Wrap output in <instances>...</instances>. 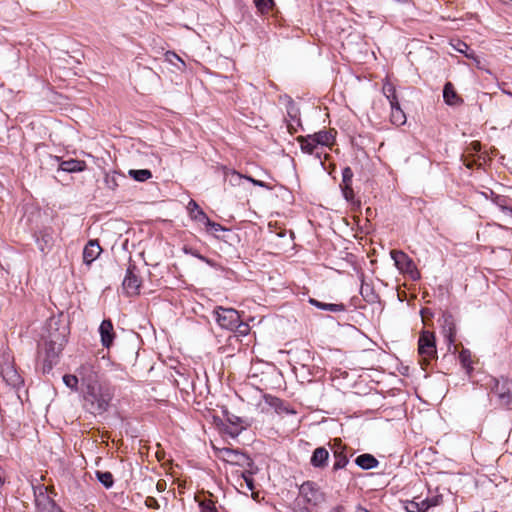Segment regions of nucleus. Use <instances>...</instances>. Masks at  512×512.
<instances>
[{
	"label": "nucleus",
	"instance_id": "nucleus-45",
	"mask_svg": "<svg viewBox=\"0 0 512 512\" xmlns=\"http://www.w3.org/2000/svg\"><path fill=\"white\" fill-rule=\"evenodd\" d=\"M245 463L241 464L242 467H245L246 470L244 472L255 474L258 471V468L256 467L253 459L247 455V461H244Z\"/></svg>",
	"mask_w": 512,
	"mask_h": 512
},
{
	"label": "nucleus",
	"instance_id": "nucleus-43",
	"mask_svg": "<svg viewBox=\"0 0 512 512\" xmlns=\"http://www.w3.org/2000/svg\"><path fill=\"white\" fill-rule=\"evenodd\" d=\"M446 325L444 326L445 336L447 337L448 343L454 342L455 329L452 323H448V319H445Z\"/></svg>",
	"mask_w": 512,
	"mask_h": 512
},
{
	"label": "nucleus",
	"instance_id": "nucleus-28",
	"mask_svg": "<svg viewBox=\"0 0 512 512\" xmlns=\"http://www.w3.org/2000/svg\"><path fill=\"white\" fill-rule=\"evenodd\" d=\"M360 294L368 303H375L378 300V295L374 291L373 287L370 284L365 283L363 279L360 287Z\"/></svg>",
	"mask_w": 512,
	"mask_h": 512
},
{
	"label": "nucleus",
	"instance_id": "nucleus-48",
	"mask_svg": "<svg viewBox=\"0 0 512 512\" xmlns=\"http://www.w3.org/2000/svg\"><path fill=\"white\" fill-rule=\"evenodd\" d=\"M210 231L214 232V233H217V232H220V231H228L227 228H225L224 226H222L221 224L219 223H216V222H213L212 220H210V223H207L205 225Z\"/></svg>",
	"mask_w": 512,
	"mask_h": 512
},
{
	"label": "nucleus",
	"instance_id": "nucleus-1",
	"mask_svg": "<svg viewBox=\"0 0 512 512\" xmlns=\"http://www.w3.org/2000/svg\"><path fill=\"white\" fill-rule=\"evenodd\" d=\"M81 393L85 409L94 415L105 413L114 396L111 388L102 383L83 389Z\"/></svg>",
	"mask_w": 512,
	"mask_h": 512
},
{
	"label": "nucleus",
	"instance_id": "nucleus-26",
	"mask_svg": "<svg viewBox=\"0 0 512 512\" xmlns=\"http://www.w3.org/2000/svg\"><path fill=\"white\" fill-rule=\"evenodd\" d=\"M286 109L287 115L290 118V122L288 124L289 129L293 128L294 124L300 125L299 109L291 98H289Z\"/></svg>",
	"mask_w": 512,
	"mask_h": 512
},
{
	"label": "nucleus",
	"instance_id": "nucleus-12",
	"mask_svg": "<svg viewBox=\"0 0 512 512\" xmlns=\"http://www.w3.org/2000/svg\"><path fill=\"white\" fill-rule=\"evenodd\" d=\"M1 376L3 380L14 388L19 387L22 384V378L15 369L14 365L10 362H6L1 365Z\"/></svg>",
	"mask_w": 512,
	"mask_h": 512
},
{
	"label": "nucleus",
	"instance_id": "nucleus-13",
	"mask_svg": "<svg viewBox=\"0 0 512 512\" xmlns=\"http://www.w3.org/2000/svg\"><path fill=\"white\" fill-rule=\"evenodd\" d=\"M35 242L38 249L46 254L53 246V234L51 228H43L34 234Z\"/></svg>",
	"mask_w": 512,
	"mask_h": 512
},
{
	"label": "nucleus",
	"instance_id": "nucleus-35",
	"mask_svg": "<svg viewBox=\"0 0 512 512\" xmlns=\"http://www.w3.org/2000/svg\"><path fill=\"white\" fill-rule=\"evenodd\" d=\"M254 4L261 14L269 13L275 5L274 0H254Z\"/></svg>",
	"mask_w": 512,
	"mask_h": 512
},
{
	"label": "nucleus",
	"instance_id": "nucleus-59",
	"mask_svg": "<svg viewBox=\"0 0 512 512\" xmlns=\"http://www.w3.org/2000/svg\"><path fill=\"white\" fill-rule=\"evenodd\" d=\"M426 312H428V309H422L421 310V315L424 316Z\"/></svg>",
	"mask_w": 512,
	"mask_h": 512
},
{
	"label": "nucleus",
	"instance_id": "nucleus-7",
	"mask_svg": "<svg viewBox=\"0 0 512 512\" xmlns=\"http://www.w3.org/2000/svg\"><path fill=\"white\" fill-rule=\"evenodd\" d=\"M299 495L306 504L317 506L324 500V494L313 481H305L299 487Z\"/></svg>",
	"mask_w": 512,
	"mask_h": 512
},
{
	"label": "nucleus",
	"instance_id": "nucleus-17",
	"mask_svg": "<svg viewBox=\"0 0 512 512\" xmlns=\"http://www.w3.org/2000/svg\"><path fill=\"white\" fill-rule=\"evenodd\" d=\"M329 451L325 447H317L310 458V464L314 468L323 469L327 466Z\"/></svg>",
	"mask_w": 512,
	"mask_h": 512
},
{
	"label": "nucleus",
	"instance_id": "nucleus-3",
	"mask_svg": "<svg viewBox=\"0 0 512 512\" xmlns=\"http://www.w3.org/2000/svg\"><path fill=\"white\" fill-rule=\"evenodd\" d=\"M99 369V363L96 358L87 360L77 369L81 390L100 383Z\"/></svg>",
	"mask_w": 512,
	"mask_h": 512
},
{
	"label": "nucleus",
	"instance_id": "nucleus-16",
	"mask_svg": "<svg viewBox=\"0 0 512 512\" xmlns=\"http://www.w3.org/2000/svg\"><path fill=\"white\" fill-rule=\"evenodd\" d=\"M102 248L100 247L97 240H89L83 249V262L86 265H90L94 262L101 254Z\"/></svg>",
	"mask_w": 512,
	"mask_h": 512
},
{
	"label": "nucleus",
	"instance_id": "nucleus-32",
	"mask_svg": "<svg viewBox=\"0 0 512 512\" xmlns=\"http://www.w3.org/2000/svg\"><path fill=\"white\" fill-rule=\"evenodd\" d=\"M128 174L137 182H145L152 177V173L148 169H130Z\"/></svg>",
	"mask_w": 512,
	"mask_h": 512
},
{
	"label": "nucleus",
	"instance_id": "nucleus-24",
	"mask_svg": "<svg viewBox=\"0 0 512 512\" xmlns=\"http://www.w3.org/2000/svg\"><path fill=\"white\" fill-rule=\"evenodd\" d=\"M309 303L318 309L329 311L332 313H340L346 310V306L342 303H324L314 298H309Z\"/></svg>",
	"mask_w": 512,
	"mask_h": 512
},
{
	"label": "nucleus",
	"instance_id": "nucleus-31",
	"mask_svg": "<svg viewBox=\"0 0 512 512\" xmlns=\"http://www.w3.org/2000/svg\"><path fill=\"white\" fill-rule=\"evenodd\" d=\"M125 176L116 172V171H113V172H110V173H107L105 175V178H104V183H105V186L114 191L118 188L119 184H118V179L119 178H124Z\"/></svg>",
	"mask_w": 512,
	"mask_h": 512
},
{
	"label": "nucleus",
	"instance_id": "nucleus-56",
	"mask_svg": "<svg viewBox=\"0 0 512 512\" xmlns=\"http://www.w3.org/2000/svg\"><path fill=\"white\" fill-rule=\"evenodd\" d=\"M330 512H344V509L342 506H336L332 508Z\"/></svg>",
	"mask_w": 512,
	"mask_h": 512
},
{
	"label": "nucleus",
	"instance_id": "nucleus-23",
	"mask_svg": "<svg viewBox=\"0 0 512 512\" xmlns=\"http://www.w3.org/2000/svg\"><path fill=\"white\" fill-rule=\"evenodd\" d=\"M494 194L493 192H491ZM511 199L502 195H493L492 202L499 208V210L508 218L512 219V207L510 205Z\"/></svg>",
	"mask_w": 512,
	"mask_h": 512
},
{
	"label": "nucleus",
	"instance_id": "nucleus-55",
	"mask_svg": "<svg viewBox=\"0 0 512 512\" xmlns=\"http://www.w3.org/2000/svg\"><path fill=\"white\" fill-rule=\"evenodd\" d=\"M145 503L150 508L158 507L157 500L153 497H148Z\"/></svg>",
	"mask_w": 512,
	"mask_h": 512
},
{
	"label": "nucleus",
	"instance_id": "nucleus-38",
	"mask_svg": "<svg viewBox=\"0 0 512 512\" xmlns=\"http://www.w3.org/2000/svg\"><path fill=\"white\" fill-rule=\"evenodd\" d=\"M454 48L464 54L467 58H474V52L470 49V47L460 40L457 41V44L454 45Z\"/></svg>",
	"mask_w": 512,
	"mask_h": 512
},
{
	"label": "nucleus",
	"instance_id": "nucleus-18",
	"mask_svg": "<svg viewBox=\"0 0 512 512\" xmlns=\"http://www.w3.org/2000/svg\"><path fill=\"white\" fill-rule=\"evenodd\" d=\"M301 150L304 153L315 155L318 159L321 158V153L319 150V145L312 137V135H308L306 137H300L299 139Z\"/></svg>",
	"mask_w": 512,
	"mask_h": 512
},
{
	"label": "nucleus",
	"instance_id": "nucleus-19",
	"mask_svg": "<svg viewBox=\"0 0 512 512\" xmlns=\"http://www.w3.org/2000/svg\"><path fill=\"white\" fill-rule=\"evenodd\" d=\"M443 99L449 106L459 105L463 102L451 82H446L443 87Z\"/></svg>",
	"mask_w": 512,
	"mask_h": 512
},
{
	"label": "nucleus",
	"instance_id": "nucleus-60",
	"mask_svg": "<svg viewBox=\"0 0 512 512\" xmlns=\"http://www.w3.org/2000/svg\"><path fill=\"white\" fill-rule=\"evenodd\" d=\"M502 1H503L504 3H507V4H508V3L512 4V0H502Z\"/></svg>",
	"mask_w": 512,
	"mask_h": 512
},
{
	"label": "nucleus",
	"instance_id": "nucleus-21",
	"mask_svg": "<svg viewBox=\"0 0 512 512\" xmlns=\"http://www.w3.org/2000/svg\"><path fill=\"white\" fill-rule=\"evenodd\" d=\"M59 168L61 171L68 173L82 172L86 169V163L82 160L69 159L61 161Z\"/></svg>",
	"mask_w": 512,
	"mask_h": 512
},
{
	"label": "nucleus",
	"instance_id": "nucleus-51",
	"mask_svg": "<svg viewBox=\"0 0 512 512\" xmlns=\"http://www.w3.org/2000/svg\"><path fill=\"white\" fill-rule=\"evenodd\" d=\"M201 208L199 207L198 203L191 199L189 202H188V205H187V210L189 211V215L191 216V213H196L198 210H200Z\"/></svg>",
	"mask_w": 512,
	"mask_h": 512
},
{
	"label": "nucleus",
	"instance_id": "nucleus-44",
	"mask_svg": "<svg viewBox=\"0 0 512 512\" xmlns=\"http://www.w3.org/2000/svg\"><path fill=\"white\" fill-rule=\"evenodd\" d=\"M459 359H460L461 364L465 368H469L470 367V365H471V354H470V351L468 349H463L460 352Z\"/></svg>",
	"mask_w": 512,
	"mask_h": 512
},
{
	"label": "nucleus",
	"instance_id": "nucleus-11",
	"mask_svg": "<svg viewBox=\"0 0 512 512\" xmlns=\"http://www.w3.org/2000/svg\"><path fill=\"white\" fill-rule=\"evenodd\" d=\"M331 449L335 459L332 471L336 472L338 470L344 469L349 463V458L345 453L346 447L342 445L340 439H334Z\"/></svg>",
	"mask_w": 512,
	"mask_h": 512
},
{
	"label": "nucleus",
	"instance_id": "nucleus-34",
	"mask_svg": "<svg viewBox=\"0 0 512 512\" xmlns=\"http://www.w3.org/2000/svg\"><path fill=\"white\" fill-rule=\"evenodd\" d=\"M97 480L107 489L114 485V478L111 472L96 471Z\"/></svg>",
	"mask_w": 512,
	"mask_h": 512
},
{
	"label": "nucleus",
	"instance_id": "nucleus-46",
	"mask_svg": "<svg viewBox=\"0 0 512 512\" xmlns=\"http://www.w3.org/2000/svg\"><path fill=\"white\" fill-rule=\"evenodd\" d=\"M253 475L254 474H250V473H247V472H242L241 473V477L244 480L247 489H249L250 491H253L254 488H255L254 479L252 477Z\"/></svg>",
	"mask_w": 512,
	"mask_h": 512
},
{
	"label": "nucleus",
	"instance_id": "nucleus-39",
	"mask_svg": "<svg viewBox=\"0 0 512 512\" xmlns=\"http://www.w3.org/2000/svg\"><path fill=\"white\" fill-rule=\"evenodd\" d=\"M353 171L350 167H345L342 170V183L340 186H352Z\"/></svg>",
	"mask_w": 512,
	"mask_h": 512
},
{
	"label": "nucleus",
	"instance_id": "nucleus-49",
	"mask_svg": "<svg viewBox=\"0 0 512 512\" xmlns=\"http://www.w3.org/2000/svg\"><path fill=\"white\" fill-rule=\"evenodd\" d=\"M166 59L171 62L172 64L176 65L174 63V60H176L177 62H179L181 64V66H185V63L184 61L175 53V52H171V51H168L166 53Z\"/></svg>",
	"mask_w": 512,
	"mask_h": 512
},
{
	"label": "nucleus",
	"instance_id": "nucleus-25",
	"mask_svg": "<svg viewBox=\"0 0 512 512\" xmlns=\"http://www.w3.org/2000/svg\"><path fill=\"white\" fill-rule=\"evenodd\" d=\"M355 464L363 470H370L376 468L379 461L372 454L364 453L356 457Z\"/></svg>",
	"mask_w": 512,
	"mask_h": 512
},
{
	"label": "nucleus",
	"instance_id": "nucleus-40",
	"mask_svg": "<svg viewBox=\"0 0 512 512\" xmlns=\"http://www.w3.org/2000/svg\"><path fill=\"white\" fill-rule=\"evenodd\" d=\"M442 499H443L442 495L436 494V495L428 496L425 499H422V502H423V504H426L428 506V509H430L431 507L440 505V503L442 502Z\"/></svg>",
	"mask_w": 512,
	"mask_h": 512
},
{
	"label": "nucleus",
	"instance_id": "nucleus-53",
	"mask_svg": "<svg viewBox=\"0 0 512 512\" xmlns=\"http://www.w3.org/2000/svg\"><path fill=\"white\" fill-rule=\"evenodd\" d=\"M243 178V176L236 172V171H233L231 174H230V182L231 183H239L240 180Z\"/></svg>",
	"mask_w": 512,
	"mask_h": 512
},
{
	"label": "nucleus",
	"instance_id": "nucleus-36",
	"mask_svg": "<svg viewBox=\"0 0 512 512\" xmlns=\"http://www.w3.org/2000/svg\"><path fill=\"white\" fill-rule=\"evenodd\" d=\"M64 384L73 391H77L79 387V377L77 375L66 374L63 376Z\"/></svg>",
	"mask_w": 512,
	"mask_h": 512
},
{
	"label": "nucleus",
	"instance_id": "nucleus-54",
	"mask_svg": "<svg viewBox=\"0 0 512 512\" xmlns=\"http://www.w3.org/2000/svg\"><path fill=\"white\" fill-rule=\"evenodd\" d=\"M245 179H247L248 181L252 182L255 186L265 187V188L268 187V185L265 182H263V181L253 179L251 177H245Z\"/></svg>",
	"mask_w": 512,
	"mask_h": 512
},
{
	"label": "nucleus",
	"instance_id": "nucleus-2",
	"mask_svg": "<svg viewBox=\"0 0 512 512\" xmlns=\"http://www.w3.org/2000/svg\"><path fill=\"white\" fill-rule=\"evenodd\" d=\"M65 338L59 333H51L44 341V372L52 370L53 366L57 364L59 355L63 350Z\"/></svg>",
	"mask_w": 512,
	"mask_h": 512
},
{
	"label": "nucleus",
	"instance_id": "nucleus-47",
	"mask_svg": "<svg viewBox=\"0 0 512 512\" xmlns=\"http://www.w3.org/2000/svg\"><path fill=\"white\" fill-rule=\"evenodd\" d=\"M341 188V191H342V194H343V197L345 198V200L351 202L353 201L354 199V191H353V188L352 186H340Z\"/></svg>",
	"mask_w": 512,
	"mask_h": 512
},
{
	"label": "nucleus",
	"instance_id": "nucleus-5",
	"mask_svg": "<svg viewBox=\"0 0 512 512\" xmlns=\"http://www.w3.org/2000/svg\"><path fill=\"white\" fill-rule=\"evenodd\" d=\"M491 392L497 396L499 404L508 406L512 402V381L501 377L500 379H492Z\"/></svg>",
	"mask_w": 512,
	"mask_h": 512
},
{
	"label": "nucleus",
	"instance_id": "nucleus-33",
	"mask_svg": "<svg viewBox=\"0 0 512 512\" xmlns=\"http://www.w3.org/2000/svg\"><path fill=\"white\" fill-rule=\"evenodd\" d=\"M319 146H328L333 142V136L326 130H321L312 135Z\"/></svg>",
	"mask_w": 512,
	"mask_h": 512
},
{
	"label": "nucleus",
	"instance_id": "nucleus-15",
	"mask_svg": "<svg viewBox=\"0 0 512 512\" xmlns=\"http://www.w3.org/2000/svg\"><path fill=\"white\" fill-rule=\"evenodd\" d=\"M101 343L105 348H109L113 344L115 337L113 324L110 319H104L99 326Z\"/></svg>",
	"mask_w": 512,
	"mask_h": 512
},
{
	"label": "nucleus",
	"instance_id": "nucleus-20",
	"mask_svg": "<svg viewBox=\"0 0 512 512\" xmlns=\"http://www.w3.org/2000/svg\"><path fill=\"white\" fill-rule=\"evenodd\" d=\"M222 454L227 462L234 465L241 466L244 463L243 461H247V454L232 448L222 449Z\"/></svg>",
	"mask_w": 512,
	"mask_h": 512
},
{
	"label": "nucleus",
	"instance_id": "nucleus-14",
	"mask_svg": "<svg viewBox=\"0 0 512 512\" xmlns=\"http://www.w3.org/2000/svg\"><path fill=\"white\" fill-rule=\"evenodd\" d=\"M225 420L228 425L224 428V431L231 437L235 438L243 431L244 427L242 425V418L229 412H225Z\"/></svg>",
	"mask_w": 512,
	"mask_h": 512
},
{
	"label": "nucleus",
	"instance_id": "nucleus-6",
	"mask_svg": "<svg viewBox=\"0 0 512 512\" xmlns=\"http://www.w3.org/2000/svg\"><path fill=\"white\" fill-rule=\"evenodd\" d=\"M34 496L37 512H63L50 497L45 486L35 488Z\"/></svg>",
	"mask_w": 512,
	"mask_h": 512
},
{
	"label": "nucleus",
	"instance_id": "nucleus-29",
	"mask_svg": "<svg viewBox=\"0 0 512 512\" xmlns=\"http://www.w3.org/2000/svg\"><path fill=\"white\" fill-rule=\"evenodd\" d=\"M382 91H383L384 96L389 101L390 106L399 104V100H398V97L396 94V89L392 83H389V82L384 83Z\"/></svg>",
	"mask_w": 512,
	"mask_h": 512
},
{
	"label": "nucleus",
	"instance_id": "nucleus-41",
	"mask_svg": "<svg viewBox=\"0 0 512 512\" xmlns=\"http://www.w3.org/2000/svg\"><path fill=\"white\" fill-rule=\"evenodd\" d=\"M190 218L192 220L200 222L204 225H206L207 223H210L209 217L202 209L198 210L196 213L192 212Z\"/></svg>",
	"mask_w": 512,
	"mask_h": 512
},
{
	"label": "nucleus",
	"instance_id": "nucleus-27",
	"mask_svg": "<svg viewBox=\"0 0 512 512\" xmlns=\"http://www.w3.org/2000/svg\"><path fill=\"white\" fill-rule=\"evenodd\" d=\"M391 108V115L390 120L392 124L396 126H401L406 123V115L404 111L400 107V103L398 105H392Z\"/></svg>",
	"mask_w": 512,
	"mask_h": 512
},
{
	"label": "nucleus",
	"instance_id": "nucleus-4",
	"mask_svg": "<svg viewBox=\"0 0 512 512\" xmlns=\"http://www.w3.org/2000/svg\"><path fill=\"white\" fill-rule=\"evenodd\" d=\"M390 256L401 273L409 275L414 281L420 279V272L414 261L405 252L401 250H391Z\"/></svg>",
	"mask_w": 512,
	"mask_h": 512
},
{
	"label": "nucleus",
	"instance_id": "nucleus-9",
	"mask_svg": "<svg viewBox=\"0 0 512 512\" xmlns=\"http://www.w3.org/2000/svg\"><path fill=\"white\" fill-rule=\"evenodd\" d=\"M213 314L215 316V320L217 324L226 330H233L235 327L236 321H238L239 313L237 310L233 308H224L222 306H217Z\"/></svg>",
	"mask_w": 512,
	"mask_h": 512
},
{
	"label": "nucleus",
	"instance_id": "nucleus-30",
	"mask_svg": "<svg viewBox=\"0 0 512 512\" xmlns=\"http://www.w3.org/2000/svg\"><path fill=\"white\" fill-rule=\"evenodd\" d=\"M405 510L407 512H426L428 510V506L423 504L422 499L416 497L413 500L407 501Z\"/></svg>",
	"mask_w": 512,
	"mask_h": 512
},
{
	"label": "nucleus",
	"instance_id": "nucleus-57",
	"mask_svg": "<svg viewBox=\"0 0 512 512\" xmlns=\"http://www.w3.org/2000/svg\"><path fill=\"white\" fill-rule=\"evenodd\" d=\"M298 512H312L307 506L301 507Z\"/></svg>",
	"mask_w": 512,
	"mask_h": 512
},
{
	"label": "nucleus",
	"instance_id": "nucleus-10",
	"mask_svg": "<svg viewBox=\"0 0 512 512\" xmlns=\"http://www.w3.org/2000/svg\"><path fill=\"white\" fill-rule=\"evenodd\" d=\"M136 266L130 264L126 270L122 286L127 295H138L141 279L136 274Z\"/></svg>",
	"mask_w": 512,
	"mask_h": 512
},
{
	"label": "nucleus",
	"instance_id": "nucleus-42",
	"mask_svg": "<svg viewBox=\"0 0 512 512\" xmlns=\"http://www.w3.org/2000/svg\"><path fill=\"white\" fill-rule=\"evenodd\" d=\"M199 508L201 512H218L214 502L210 499L200 501Z\"/></svg>",
	"mask_w": 512,
	"mask_h": 512
},
{
	"label": "nucleus",
	"instance_id": "nucleus-52",
	"mask_svg": "<svg viewBox=\"0 0 512 512\" xmlns=\"http://www.w3.org/2000/svg\"><path fill=\"white\" fill-rule=\"evenodd\" d=\"M185 252L186 253H190L192 256L200 259L201 261H205L207 263L209 262L207 260V258L205 256L201 255L197 250H193V249L187 250V249H185Z\"/></svg>",
	"mask_w": 512,
	"mask_h": 512
},
{
	"label": "nucleus",
	"instance_id": "nucleus-37",
	"mask_svg": "<svg viewBox=\"0 0 512 512\" xmlns=\"http://www.w3.org/2000/svg\"><path fill=\"white\" fill-rule=\"evenodd\" d=\"M232 331L236 332L237 335L239 336H246L250 331V326L247 323L243 322L239 317Z\"/></svg>",
	"mask_w": 512,
	"mask_h": 512
},
{
	"label": "nucleus",
	"instance_id": "nucleus-22",
	"mask_svg": "<svg viewBox=\"0 0 512 512\" xmlns=\"http://www.w3.org/2000/svg\"><path fill=\"white\" fill-rule=\"evenodd\" d=\"M266 402L269 404V406L274 408V410L278 414H291V415L296 414V411L293 408H291L289 405H287V403L285 401L281 400L280 398L269 397L266 399Z\"/></svg>",
	"mask_w": 512,
	"mask_h": 512
},
{
	"label": "nucleus",
	"instance_id": "nucleus-50",
	"mask_svg": "<svg viewBox=\"0 0 512 512\" xmlns=\"http://www.w3.org/2000/svg\"><path fill=\"white\" fill-rule=\"evenodd\" d=\"M480 150L481 144L478 141L471 142L466 148V151L470 154L478 153Z\"/></svg>",
	"mask_w": 512,
	"mask_h": 512
},
{
	"label": "nucleus",
	"instance_id": "nucleus-8",
	"mask_svg": "<svg viewBox=\"0 0 512 512\" xmlns=\"http://www.w3.org/2000/svg\"><path fill=\"white\" fill-rule=\"evenodd\" d=\"M418 353L423 360L429 361L437 354L435 336L430 331H423L418 340Z\"/></svg>",
	"mask_w": 512,
	"mask_h": 512
},
{
	"label": "nucleus",
	"instance_id": "nucleus-58",
	"mask_svg": "<svg viewBox=\"0 0 512 512\" xmlns=\"http://www.w3.org/2000/svg\"><path fill=\"white\" fill-rule=\"evenodd\" d=\"M356 512H370L368 511L366 508H363V507H359Z\"/></svg>",
	"mask_w": 512,
	"mask_h": 512
}]
</instances>
